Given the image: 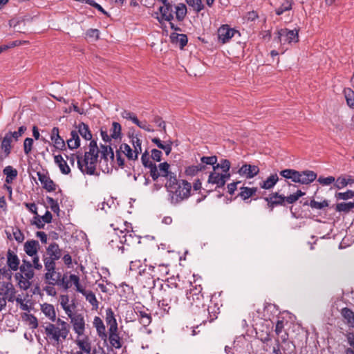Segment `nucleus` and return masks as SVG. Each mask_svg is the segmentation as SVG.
<instances>
[{"mask_svg":"<svg viewBox=\"0 0 354 354\" xmlns=\"http://www.w3.org/2000/svg\"><path fill=\"white\" fill-rule=\"evenodd\" d=\"M100 151L97 141L92 140L89 143L88 151H85L84 155L78 151L76 154L66 155V158L72 167L75 165V161L77 159V167L83 174L94 175Z\"/></svg>","mask_w":354,"mask_h":354,"instance_id":"f257e3e1","label":"nucleus"},{"mask_svg":"<svg viewBox=\"0 0 354 354\" xmlns=\"http://www.w3.org/2000/svg\"><path fill=\"white\" fill-rule=\"evenodd\" d=\"M171 204L176 205L190 196L192 185L185 180H178L176 175L170 176L165 183Z\"/></svg>","mask_w":354,"mask_h":354,"instance_id":"f03ea898","label":"nucleus"},{"mask_svg":"<svg viewBox=\"0 0 354 354\" xmlns=\"http://www.w3.org/2000/svg\"><path fill=\"white\" fill-rule=\"evenodd\" d=\"M46 339L53 346H59L67 338L70 332L69 324L58 319L56 324L48 323L44 326Z\"/></svg>","mask_w":354,"mask_h":354,"instance_id":"7ed1b4c3","label":"nucleus"},{"mask_svg":"<svg viewBox=\"0 0 354 354\" xmlns=\"http://www.w3.org/2000/svg\"><path fill=\"white\" fill-rule=\"evenodd\" d=\"M202 287L201 285H196L194 288H190L186 292V297L188 300V306L192 308V311L193 313H196L194 308H198L200 310L199 313H203L204 315H206V311H207L209 315V322L213 321L216 316L215 313L213 315H211L213 312H210V306L205 308V305L203 303V295L202 294Z\"/></svg>","mask_w":354,"mask_h":354,"instance_id":"20e7f679","label":"nucleus"},{"mask_svg":"<svg viewBox=\"0 0 354 354\" xmlns=\"http://www.w3.org/2000/svg\"><path fill=\"white\" fill-rule=\"evenodd\" d=\"M20 272L15 274V278L19 281L21 288L28 290L30 286L31 280L35 275L32 265L30 261L23 259L22 264L19 268Z\"/></svg>","mask_w":354,"mask_h":354,"instance_id":"39448f33","label":"nucleus"},{"mask_svg":"<svg viewBox=\"0 0 354 354\" xmlns=\"http://www.w3.org/2000/svg\"><path fill=\"white\" fill-rule=\"evenodd\" d=\"M169 272V264L154 263L146 266L144 268V274H149L151 277L147 280L148 286H154L156 280L164 281Z\"/></svg>","mask_w":354,"mask_h":354,"instance_id":"423d86ee","label":"nucleus"},{"mask_svg":"<svg viewBox=\"0 0 354 354\" xmlns=\"http://www.w3.org/2000/svg\"><path fill=\"white\" fill-rule=\"evenodd\" d=\"M169 167L170 165L167 162L160 163L158 167L154 163L149 170L150 176L153 180H157L160 176L165 177L167 180L170 178V176H175L176 174L169 171Z\"/></svg>","mask_w":354,"mask_h":354,"instance_id":"0eeeda50","label":"nucleus"},{"mask_svg":"<svg viewBox=\"0 0 354 354\" xmlns=\"http://www.w3.org/2000/svg\"><path fill=\"white\" fill-rule=\"evenodd\" d=\"M299 30L297 29L288 30V28H281L277 32L278 41L281 44L297 43L299 41Z\"/></svg>","mask_w":354,"mask_h":354,"instance_id":"6e6552de","label":"nucleus"},{"mask_svg":"<svg viewBox=\"0 0 354 354\" xmlns=\"http://www.w3.org/2000/svg\"><path fill=\"white\" fill-rule=\"evenodd\" d=\"M46 273L44 274V280L46 283L55 286L57 283V280L61 277V272L56 271V264L51 262L44 263Z\"/></svg>","mask_w":354,"mask_h":354,"instance_id":"1a4fd4ad","label":"nucleus"},{"mask_svg":"<svg viewBox=\"0 0 354 354\" xmlns=\"http://www.w3.org/2000/svg\"><path fill=\"white\" fill-rule=\"evenodd\" d=\"M5 292L0 291V312L6 307L7 301L13 302L15 299L16 290L11 283L5 285Z\"/></svg>","mask_w":354,"mask_h":354,"instance_id":"9d476101","label":"nucleus"},{"mask_svg":"<svg viewBox=\"0 0 354 354\" xmlns=\"http://www.w3.org/2000/svg\"><path fill=\"white\" fill-rule=\"evenodd\" d=\"M230 174H225L223 172L220 173L218 171L214 170V169L209 175L207 182L209 184L216 185V188H221L230 178Z\"/></svg>","mask_w":354,"mask_h":354,"instance_id":"9b49d317","label":"nucleus"},{"mask_svg":"<svg viewBox=\"0 0 354 354\" xmlns=\"http://www.w3.org/2000/svg\"><path fill=\"white\" fill-rule=\"evenodd\" d=\"M163 290L165 292V301L169 300V305L173 306L174 309L179 307L180 305L179 297L182 296L183 292L177 288V286H175V288L168 286Z\"/></svg>","mask_w":354,"mask_h":354,"instance_id":"f8f14e48","label":"nucleus"},{"mask_svg":"<svg viewBox=\"0 0 354 354\" xmlns=\"http://www.w3.org/2000/svg\"><path fill=\"white\" fill-rule=\"evenodd\" d=\"M47 257H44V263L51 262L56 264V261L62 257V250L56 243H50L46 248Z\"/></svg>","mask_w":354,"mask_h":354,"instance_id":"ddd939ff","label":"nucleus"},{"mask_svg":"<svg viewBox=\"0 0 354 354\" xmlns=\"http://www.w3.org/2000/svg\"><path fill=\"white\" fill-rule=\"evenodd\" d=\"M73 325V330L78 336H82L85 330V321L82 314H71L68 316Z\"/></svg>","mask_w":354,"mask_h":354,"instance_id":"4468645a","label":"nucleus"},{"mask_svg":"<svg viewBox=\"0 0 354 354\" xmlns=\"http://www.w3.org/2000/svg\"><path fill=\"white\" fill-rule=\"evenodd\" d=\"M160 16L157 17L160 24L163 21H171L174 19L173 7L171 3L168 2L159 8Z\"/></svg>","mask_w":354,"mask_h":354,"instance_id":"2eb2a0df","label":"nucleus"},{"mask_svg":"<svg viewBox=\"0 0 354 354\" xmlns=\"http://www.w3.org/2000/svg\"><path fill=\"white\" fill-rule=\"evenodd\" d=\"M316 178L317 174L313 171H297V175H296L295 183H298L302 185H308L313 182L316 179Z\"/></svg>","mask_w":354,"mask_h":354,"instance_id":"dca6fc26","label":"nucleus"},{"mask_svg":"<svg viewBox=\"0 0 354 354\" xmlns=\"http://www.w3.org/2000/svg\"><path fill=\"white\" fill-rule=\"evenodd\" d=\"M38 179L40 181L41 184L44 189H45L48 192H52L56 190L57 185L54 183V181L50 178L48 174L41 173L38 171L37 173Z\"/></svg>","mask_w":354,"mask_h":354,"instance_id":"f3484780","label":"nucleus"},{"mask_svg":"<svg viewBox=\"0 0 354 354\" xmlns=\"http://www.w3.org/2000/svg\"><path fill=\"white\" fill-rule=\"evenodd\" d=\"M1 149L2 153L0 154V160H3L9 156L11 153L12 149V140L8 136L7 133L5 134L3 137H1Z\"/></svg>","mask_w":354,"mask_h":354,"instance_id":"a211bd4d","label":"nucleus"},{"mask_svg":"<svg viewBox=\"0 0 354 354\" xmlns=\"http://www.w3.org/2000/svg\"><path fill=\"white\" fill-rule=\"evenodd\" d=\"M264 200L267 202V205L271 210L279 205L285 206L284 196L279 194L278 192L270 194L269 196L265 197Z\"/></svg>","mask_w":354,"mask_h":354,"instance_id":"6ab92c4d","label":"nucleus"},{"mask_svg":"<svg viewBox=\"0 0 354 354\" xmlns=\"http://www.w3.org/2000/svg\"><path fill=\"white\" fill-rule=\"evenodd\" d=\"M238 174L244 178H252L259 172V168L256 165L243 164L238 170Z\"/></svg>","mask_w":354,"mask_h":354,"instance_id":"aec40b11","label":"nucleus"},{"mask_svg":"<svg viewBox=\"0 0 354 354\" xmlns=\"http://www.w3.org/2000/svg\"><path fill=\"white\" fill-rule=\"evenodd\" d=\"M107 339L111 346L116 349H120L122 346V338L120 337L118 328L108 330Z\"/></svg>","mask_w":354,"mask_h":354,"instance_id":"412c9836","label":"nucleus"},{"mask_svg":"<svg viewBox=\"0 0 354 354\" xmlns=\"http://www.w3.org/2000/svg\"><path fill=\"white\" fill-rule=\"evenodd\" d=\"M118 232L119 244H126L130 245L133 243L138 241V238L133 233V232L120 230Z\"/></svg>","mask_w":354,"mask_h":354,"instance_id":"4be33fe9","label":"nucleus"},{"mask_svg":"<svg viewBox=\"0 0 354 354\" xmlns=\"http://www.w3.org/2000/svg\"><path fill=\"white\" fill-rule=\"evenodd\" d=\"M236 30L233 28H230L227 25H224L220 27L218 30V39L225 44L234 36Z\"/></svg>","mask_w":354,"mask_h":354,"instance_id":"5701e85b","label":"nucleus"},{"mask_svg":"<svg viewBox=\"0 0 354 354\" xmlns=\"http://www.w3.org/2000/svg\"><path fill=\"white\" fill-rule=\"evenodd\" d=\"M93 326L96 328L97 334L99 337L104 342L107 339V333L102 319L100 317H95L93 319Z\"/></svg>","mask_w":354,"mask_h":354,"instance_id":"b1692460","label":"nucleus"},{"mask_svg":"<svg viewBox=\"0 0 354 354\" xmlns=\"http://www.w3.org/2000/svg\"><path fill=\"white\" fill-rule=\"evenodd\" d=\"M76 344L80 349V351H82L86 354H90L91 352V343L88 336H78L75 340Z\"/></svg>","mask_w":354,"mask_h":354,"instance_id":"393cba45","label":"nucleus"},{"mask_svg":"<svg viewBox=\"0 0 354 354\" xmlns=\"http://www.w3.org/2000/svg\"><path fill=\"white\" fill-rule=\"evenodd\" d=\"M39 249V243L36 240H28L24 245V250L29 257L37 254Z\"/></svg>","mask_w":354,"mask_h":354,"instance_id":"a878e982","label":"nucleus"},{"mask_svg":"<svg viewBox=\"0 0 354 354\" xmlns=\"http://www.w3.org/2000/svg\"><path fill=\"white\" fill-rule=\"evenodd\" d=\"M7 265L10 270L17 271L19 268L20 260L18 256L11 250L7 252Z\"/></svg>","mask_w":354,"mask_h":354,"instance_id":"bb28decb","label":"nucleus"},{"mask_svg":"<svg viewBox=\"0 0 354 354\" xmlns=\"http://www.w3.org/2000/svg\"><path fill=\"white\" fill-rule=\"evenodd\" d=\"M76 129L78 134H80L84 139L86 140H90V142L93 140L92 133L88 124L82 122H80L76 126Z\"/></svg>","mask_w":354,"mask_h":354,"instance_id":"cd10ccee","label":"nucleus"},{"mask_svg":"<svg viewBox=\"0 0 354 354\" xmlns=\"http://www.w3.org/2000/svg\"><path fill=\"white\" fill-rule=\"evenodd\" d=\"M54 161L59 168L62 174L68 175L71 173V168L62 155H55Z\"/></svg>","mask_w":354,"mask_h":354,"instance_id":"c85d7f7f","label":"nucleus"},{"mask_svg":"<svg viewBox=\"0 0 354 354\" xmlns=\"http://www.w3.org/2000/svg\"><path fill=\"white\" fill-rule=\"evenodd\" d=\"M106 324L109 327L108 330H113L118 328V323L115 317L114 313L111 308H108L106 310V317H105Z\"/></svg>","mask_w":354,"mask_h":354,"instance_id":"c756f323","label":"nucleus"},{"mask_svg":"<svg viewBox=\"0 0 354 354\" xmlns=\"http://www.w3.org/2000/svg\"><path fill=\"white\" fill-rule=\"evenodd\" d=\"M66 142L70 149H75L80 146V136L76 130H72L71 131L70 138L67 140Z\"/></svg>","mask_w":354,"mask_h":354,"instance_id":"7c9ffc66","label":"nucleus"},{"mask_svg":"<svg viewBox=\"0 0 354 354\" xmlns=\"http://www.w3.org/2000/svg\"><path fill=\"white\" fill-rule=\"evenodd\" d=\"M279 180V177L277 174H272L268 176L266 180L260 183V187L264 189H270L274 187Z\"/></svg>","mask_w":354,"mask_h":354,"instance_id":"2f4dec72","label":"nucleus"},{"mask_svg":"<svg viewBox=\"0 0 354 354\" xmlns=\"http://www.w3.org/2000/svg\"><path fill=\"white\" fill-rule=\"evenodd\" d=\"M3 174L6 176V183L11 184L16 179L18 172L12 166H6L3 170Z\"/></svg>","mask_w":354,"mask_h":354,"instance_id":"473e14b6","label":"nucleus"},{"mask_svg":"<svg viewBox=\"0 0 354 354\" xmlns=\"http://www.w3.org/2000/svg\"><path fill=\"white\" fill-rule=\"evenodd\" d=\"M136 313L139 317L140 323L144 326H149L151 322V316L150 313H147L144 310H140L136 307Z\"/></svg>","mask_w":354,"mask_h":354,"instance_id":"72a5a7b5","label":"nucleus"},{"mask_svg":"<svg viewBox=\"0 0 354 354\" xmlns=\"http://www.w3.org/2000/svg\"><path fill=\"white\" fill-rule=\"evenodd\" d=\"M187 7L185 4L180 3L175 6L176 19L178 21H183L187 15Z\"/></svg>","mask_w":354,"mask_h":354,"instance_id":"f704fd0d","label":"nucleus"},{"mask_svg":"<svg viewBox=\"0 0 354 354\" xmlns=\"http://www.w3.org/2000/svg\"><path fill=\"white\" fill-rule=\"evenodd\" d=\"M41 311L51 321L55 322L56 319V313L54 306L52 304H44L41 305Z\"/></svg>","mask_w":354,"mask_h":354,"instance_id":"c9c22d12","label":"nucleus"},{"mask_svg":"<svg viewBox=\"0 0 354 354\" xmlns=\"http://www.w3.org/2000/svg\"><path fill=\"white\" fill-rule=\"evenodd\" d=\"M241 192L239 194V196L243 200L245 201L249 198L254 196L257 192V187H241Z\"/></svg>","mask_w":354,"mask_h":354,"instance_id":"e433bc0d","label":"nucleus"},{"mask_svg":"<svg viewBox=\"0 0 354 354\" xmlns=\"http://www.w3.org/2000/svg\"><path fill=\"white\" fill-rule=\"evenodd\" d=\"M170 38L172 42L178 43L180 48H183L187 44V37L185 34L172 33Z\"/></svg>","mask_w":354,"mask_h":354,"instance_id":"4c0bfd02","label":"nucleus"},{"mask_svg":"<svg viewBox=\"0 0 354 354\" xmlns=\"http://www.w3.org/2000/svg\"><path fill=\"white\" fill-rule=\"evenodd\" d=\"M120 150L127 156L129 160H137L138 157L131 147L126 143H123L120 147Z\"/></svg>","mask_w":354,"mask_h":354,"instance_id":"58836bf2","label":"nucleus"},{"mask_svg":"<svg viewBox=\"0 0 354 354\" xmlns=\"http://www.w3.org/2000/svg\"><path fill=\"white\" fill-rule=\"evenodd\" d=\"M342 315L346 320L348 325L354 328V312L348 308L342 310Z\"/></svg>","mask_w":354,"mask_h":354,"instance_id":"ea45409f","label":"nucleus"},{"mask_svg":"<svg viewBox=\"0 0 354 354\" xmlns=\"http://www.w3.org/2000/svg\"><path fill=\"white\" fill-rule=\"evenodd\" d=\"M86 298V300L89 302L92 306L97 309L98 308L99 302L96 299L95 294L91 290H86L85 289L81 292Z\"/></svg>","mask_w":354,"mask_h":354,"instance_id":"a19ab883","label":"nucleus"},{"mask_svg":"<svg viewBox=\"0 0 354 354\" xmlns=\"http://www.w3.org/2000/svg\"><path fill=\"white\" fill-rule=\"evenodd\" d=\"M230 162L227 159H221L219 163H216V166H214V170L218 171L221 169V171L225 174H230Z\"/></svg>","mask_w":354,"mask_h":354,"instance_id":"79ce46f5","label":"nucleus"},{"mask_svg":"<svg viewBox=\"0 0 354 354\" xmlns=\"http://www.w3.org/2000/svg\"><path fill=\"white\" fill-rule=\"evenodd\" d=\"M101 158L104 160H108L110 158L111 160L114 158L113 149L111 146L101 145Z\"/></svg>","mask_w":354,"mask_h":354,"instance_id":"37998d69","label":"nucleus"},{"mask_svg":"<svg viewBox=\"0 0 354 354\" xmlns=\"http://www.w3.org/2000/svg\"><path fill=\"white\" fill-rule=\"evenodd\" d=\"M293 4L292 0H283L281 6L275 10L277 15H282L284 12L290 10Z\"/></svg>","mask_w":354,"mask_h":354,"instance_id":"c03bdc74","label":"nucleus"},{"mask_svg":"<svg viewBox=\"0 0 354 354\" xmlns=\"http://www.w3.org/2000/svg\"><path fill=\"white\" fill-rule=\"evenodd\" d=\"M113 234H114L115 239H112L109 241V244L113 249L117 248L118 251L121 252V254L124 253L125 248L123 244H120V245L118 244L119 243V239H118V232L115 229H114Z\"/></svg>","mask_w":354,"mask_h":354,"instance_id":"a18cd8bd","label":"nucleus"},{"mask_svg":"<svg viewBox=\"0 0 354 354\" xmlns=\"http://www.w3.org/2000/svg\"><path fill=\"white\" fill-rule=\"evenodd\" d=\"M354 208V201L353 202H342L337 203L335 206V210L339 212H348L351 209Z\"/></svg>","mask_w":354,"mask_h":354,"instance_id":"49530a36","label":"nucleus"},{"mask_svg":"<svg viewBox=\"0 0 354 354\" xmlns=\"http://www.w3.org/2000/svg\"><path fill=\"white\" fill-rule=\"evenodd\" d=\"M162 299L158 302V307L163 310L164 313H169L170 310H174V307L169 305V300L165 301V292H162Z\"/></svg>","mask_w":354,"mask_h":354,"instance_id":"de8ad7c7","label":"nucleus"},{"mask_svg":"<svg viewBox=\"0 0 354 354\" xmlns=\"http://www.w3.org/2000/svg\"><path fill=\"white\" fill-rule=\"evenodd\" d=\"M121 130H122L121 125L117 122H113L112 123V127L110 129L111 137L115 140H116L118 138H120Z\"/></svg>","mask_w":354,"mask_h":354,"instance_id":"09e8293b","label":"nucleus"},{"mask_svg":"<svg viewBox=\"0 0 354 354\" xmlns=\"http://www.w3.org/2000/svg\"><path fill=\"white\" fill-rule=\"evenodd\" d=\"M305 194L301 190H297V192L290 194L288 196H284V203H286L288 204H293L295 203L300 197L303 196Z\"/></svg>","mask_w":354,"mask_h":354,"instance_id":"8fccbe9b","label":"nucleus"},{"mask_svg":"<svg viewBox=\"0 0 354 354\" xmlns=\"http://www.w3.org/2000/svg\"><path fill=\"white\" fill-rule=\"evenodd\" d=\"M60 305L62 308L64 310L65 313L68 316H70L72 314V310L71 309V306L68 304L69 303V297L68 295H61L60 297Z\"/></svg>","mask_w":354,"mask_h":354,"instance_id":"3c124183","label":"nucleus"},{"mask_svg":"<svg viewBox=\"0 0 354 354\" xmlns=\"http://www.w3.org/2000/svg\"><path fill=\"white\" fill-rule=\"evenodd\" d=\"M205 166L203 165H192L185 169V174L187 176H195L198 171L204 170Z\"/></svg>","mask_w":354,"mask_h":354,"instance_id":"603ef678","label":"nucleus"},{"mask_svg":"<svg viewBox=\"0 0 354 354\" xmlns=\"http://www.w3.org/2000/svg\"><path fill=\"white\" fill-rule=\"evenodd\" d=\"M344 93L347 105L351 108H354V91L348 88L344 90Z\"/></svg>","mask_w":354,"mask_h":354,"instance_id":"864d4df0","label":"nucleus"},{"mask_svg":"<svg viewBox=\"0 0 354 354\" xmlns=\"http://www.w3.org/2000/svg\"><path fill=\"white\" fill-rule=\"evenodd\" d=\"M280 175L286 179H291L292 182L295 183L297 171L291 169H286L280 171Z\"/></svg>","mask_w":354,"mask_h":354,"instance_id":"5fc2aeb1","label":"nucleus"},{"mask_svg":"<svg viewBox=\"0 0 354 354\" xmlns=\"http://www.w3.org/2000/svg\"><path fill=\"white\" fill-rule=\"evenodd\" d=\"M24 320L26 324L29 326L30 328L35 329L38 326L37 319L35 316L32 314H25Z\"/></svg>","mask_w":354,"mask_h":354,"instance_id":"6e6d98bb","label":"nucleus"},{"mask_svg":"<svg viewBox=\"0 0 354 354\" xmlns=\"http://www.w3.org/2000/svg\"><path fill=\"white\" fill-rule=\"evenodd\" d=\"M55 286H61L65 290H68L71 287V280L67 279V275L66 274L62 275L57 280V283H55Z\"/></svg>","mask_w":354,"mask_h":354,"instance_id":"4d7b16f0","label":"nucleus"},{"mask_svg":"<svg viewBox=\"0 0 354 354\" xmlns=\"http://www.w3.org/2000/svg\"><path fill=\"white\" fill-rule=\"evenodd\" d=\"M187 3L189 6L192 7L194 10L197 13L200 12L205 8L202 0H187Z\"/></svg>","mask_w":354,"mask_h":354,"instance_id":"13d9d810","label":"nucleus"},{"mask_svg":"<svg viewBox=\"0 0 354 354\" xmlns=\"http://www.w3.org/2000/svg\"><path fill=\"white\" fill-rule=\"evenodd\" d=\"M133 123L138 126L140 129L147 131V132H153L154 130L151 127V126L146 121H140L138 118H134Z\"/></svg>","mask_w":354,"mask_h":354,"instance_id":"bf43d9fd","label":"nucleus"},{"mask_svg":"<svg viewBox=\"0 0 354 354\" xmlns=\"http://www.w3.org/2000/svg\"><path fill=\"white\" fill-rule=\"evenodd\" d=\"M69 278L71 283H73L75 286L76 290L79 292H82L85 288L80 284V277L76 274H71Z\"/></svg>","mask_w":354,"mask_h":354,"instance_id":"052dcab7","label":"nucleus"},{"mask_svg":"<svg viewBox=\"0 0 354 354\" xmlns=\"http://www.w3.org/2000/svg\"><path fill=\"white\" fill-rule=\"evenodd\" d=\"M131 142L133 147V151L136 154L137 157H138V154L142 152V141L137 136H132Z\"/></svg>","mask_w":354,"mask_h":354,"instance_id":"680f3d73","label":"nucleus"},{"mask_svg":"<svg viewBox=\"0 0 354 354\" xmlns=\"http://www.w3.org/2000/svg\"><path fill=\"white\" fill-rule=\"evenodd\" d=\"M337 200H348L354 197V191L347 190L345 192H337L335 195Z\"/></svg>","mask_w":354,"mask_h":354,"instance_id":"e2e57ef3","label":"nucleus"},{"mask_svg":"<svg viewBox=\"0 0 354 354\" xmlns=\"http://www.w3.org/2000/svg\"><path fill=\"white\" fill-rule=\"evenodd\" d=\"M141 161H142L143 166L145 168L149 169V170L151 169V167L154 164L152 161L150 160L149 153H148L147 151H145L142 153V155L141 156Z\"/></svg>","mask_w":354,"mask_h":354,"instance_id":"0e129e2a","label":"nucleus"},{"mask_svg":"<svg viewBox=\"0 0 354 354\" xmlns=\"http://www.w3.org/2000/svg\"><path fill=\"white\" fill-rule=\"evenodd\" d=\"M151 277L149 274H144V269L142 270H139V274L138 279V281L143 284V286L145 288H150L151 287H153V286H148L147 285V280Z\"/></svg>","mask_w":354,"mask_h":354,"instance_id":"69168bd1","label":"nucleus"},{"mask_svg":"<svg viewBox=\"0 0 354 354\" xmlns=\"http://www.w3.org/2000/svg\"><path fill=\"white\" fill-rule=\"evenodd\" d=\"M201 161L203 164L216 166L217 162V157L216 156H203L201 158Z\"/></svg>","mask_w":354,"mask_h":354,"instance_id":"338daca9","label":"nucleus"},{"mask_svg":"<svg viewBox=\"0 0 354 354\" xmlns=\"http://www.w3.org/2000/svg\"><path fill=\"white\" fill-rule=\"evenodd\" d=\"M310 206L313 209H322L328 206V201L324 200L322 202H317L315 200H312L310 202Z\"/></svg>","mask_w":354,"mask_h":354,"instance_id":"774afa93","label":"nucleus"}]
</instances>
